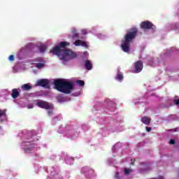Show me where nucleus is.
I'll list each match as a JSON object with an SVG mask.
<instances>
[{
    "label": "nucleus",
    "mask_w": 179,
    "mask_h": 179,
    "mask_svg": "<svg viewBox=\"0 0 179 179\" xmlns=\"http://www.w3.org/2000/svg\"><path fill=\"white\" fill-rule=\"evenodd\" d=\"M70 44L69 42H60L57 46H55L50 50V52L53 55H57L62 61L66 62L73 58H76L77 55L73 51L69 49H65Z\"/></svg>",
    "instance_id": "1"
},
{
    "label": "nucleus",
    "mask_w": 179,
    "mask_h": 179,
    "mask_svg": "<svg viewBox=\"0 0 179 179\" xmlns=\"http://www.w3.org/2000/svg\"><path fill=\"white\" fill-rule=\"evenodd\" d=\"M138 28L132 27L129 29L127 34L124 35V40L122 41L121 48L124 52H129L131 51V43L138 36Z\"/></svg>",
    "instance_id": "2"
},
{
    "label": "nucleus",
    "mask_w": 179,
    "mask_h": 179,
    "mask_svg": "<svg viewBox=\"0 0 179 179\" xmlns=\"http://www.w3.org/2000/svg\"><path fill=\"white\" fill-rule=\"evenodd\" d=\"M55 89L61 93L69 94L73 90V83L64 79H56L54 81Z\"/></svg>",
    "instance_id": "3"
},
{
    "label": "nucleus",
    "mask_w": 179,
    "mask_h": 179,
    "mask_svg": "<svg viewBox=\"0 0 179 179\" xmlns=\"http://www.w3.org/2000/svg\"><path fill=\"white\" fill-rule=\"evenodd\" d=\"M140 27L142 30H150V29H153L155 25L150 21H143L141 23Z\"/></svg>",
    "instance_id": "4"
},
{
    "label": "nucleus",
    "mask_w": 179,
    "mask_h": 179,
    "mask_svg": "<svg viewBox=\"0 0 179 179\" xmlns=\"http://www.w3.org/2000/svg\"><path fill=\"white\" fill-rule=\"evenodd\" d=\"M37 86L45 87V89H50V81L47 79H41L37 82Z\"/></svg>",
    "instance_id": "5"
},
{
    "label": "nucleus",
    "mask_w": 179,
    "mask_h": 179,
    "mask_svg": "<svg viewBox=\"0 0 179 179\" xmlns=\"http://www.w3.org/2000/svg\"><path fill=\"white\" fill-rule=\"evenodd\" d=\"M134 69L136 73H139V72H142V69H143V62L141 60H138L134 63Z\"/></svg>",
    "instance_id": "6"
},
{
    "label": "nucleus",
    "mask_w": 179,
    "mask_h": 179,
    "mask_svg": "<svg viewBox=\"0 0 179 179\" xmlns=\"http://www.w3.org/2000/svg\"><path fill=\"white\" fill-rule=\"evenodd\" d=\"M38 107H40V108H44L45 110H50L51 108V105L47 101H39L37 103Z\"/></svg>",
    "instance_id": "7"
},
{
    "label": "nucleus",
    "mask_w": 179,
    "mask_h": 179,
    "mask_svg": "<svg viewBox=\"0 0 179 179\" xmlns=\"http://www.w3.org/2000/svg\"><path fill=\"white\" fill-rule=\"evenodd\" d=\"M11 96H12L13 99H17V97H19V96H20V92H19V90H17V89H13L12 90Z\"/></svg>",
    "instance_id": "8"
},
{
    "label": "nucleus",
    "mask_w": 179,
    "mask_h": 179,
    "mask_svg": "<svg viewBox=\"0 0 179 179\" xmlns=\"http://www.w3.org/2000/svg\"><path fill=\"white\" fill-rule=\"evenodd\" d=\"M85 68L87 69V71H92L93 69V64L92 62H90V60H86L85 61Z\"/></svg>",
    "instance_id": "9"
},
{
    "label": "nucleus",
    "mask_w": 179,
    "mask_h": 179,
    "mask_svg": "<svg viewBox=\"0 0 179 179\" xmlns=\"http://www.w3.org/2000/svg\"><path fill=\"white\" fill-rule=\"evenodd\" d=\"M141 122H143V124L145 125H149L150 124V118L144 116L141 118Z\"/></svg>",
    "instance_id": "10"
},
{
    "label": "nucleus",
    "mask_w": 179,
    "mask_h": 179,
    "mask_svg": "<svg viewBox=\"0 0 179 179\" xmlns=\"http://www.w3.org/2000/svg\"><path fill=\"white\" fill-rule=\"evenodd\" d=\"M72 34H73V40H78L79 38H82V37L79 36V34H78V31H76V29H73L72 31Z\"/></svg>",
    "instance_id": "11"
},
{
    "label": "nucleus",
    "mask_w": 179,
    "mask_h": 179,
    "mask_svg": "<svg viewBox=\"0 0 179 179\" xmlns=\"http://www.w3.org/2000/svg\"><path fill=\"white\" fill-rule=\"evenodd\" d=\"M142 164H143V166L140 168V171H141V173L149 171V165L145 164V163H142Z\"/></svg>",
    "instance_id": "12"
},
{
    "label": "nucleus",
    "mask_w": 179,
    "mask_h": 179,
    "mask_svg": "<svg viewBox=\"0 0 179 179\" xmlns=\"http://www.w3.org/2000/svg\"><path fill=\"white\" fill-rule=\"evenodd\" d=\"M21 89H22V90H25V92H27L31 89V85H29V84H24L22 85Z\"/></svg>",
    "instance_id": "13"
},
{
    "label": "nucleus",
    "mask_w": 179,
    "mask_h": 179,
    "mask_svg": "<svg viewBox=\"0 0 179 179\" xmlns=\"http://www.w3.org/2000/svg\"><path fill=\"white\" fill-rule=\"evenodd\" d=\"M38 50H39L40 52H45V50H47V45H41L40 46H38Z\"/></svg>",
    "instance_id": "14"
},
{
    "label": "nucleus",
    "mask_w": 179,
    "mask_h": 179,
    "mask_svg": "<svg viewBox=\"0 0 179 179\" xmlns=\"http://www.w3.org/2000/svg\"><path fill=\"white\" fill-rule=\"evenodd\" d=\"M132 171H134V170L131 169H124V174L126 176H129L131 174V173H132Z\"/></svg>",
    "instance_id": "15"
},
{
    "label": "nucleus",
    "mask_w": 179,
    "mask_h": 179,
    "mask_svg": "<svg viewBox=\"0 0 179 179\" xmlns=\"http://www.w3.org/2000/svg\"><path fill=\"white\" fill-rule=\"evenodd\" d=\"M117 80H122L124 79V76L121 73H118L116 76Z\"/></svg>",
    "instance_id": "16"
},
{
    "label": "nucleus",
    "mask_w": 179,
    "mask_h": 179,
    "mask_svg": "<svg viewBox=\"0 0 179 179\" xmlns=\"http://www.w3.org/2000/svg\"><path fill=\"white\" fill-rule=\"evenodd\" d=\"M81 44H82V40L80 39L76 40L74 42V45H76V47H79V45H81Z\"/></svg>",
    "instance_id": "17"
},
{
    "label": "nucleus",
    "mask_w": 179,
    "mask_h": 179,
    "mask_svg": "<svg viewBox=\"0 0 179 179\" xmlns=\"http://www.w3.org/2000/svg\"><path fill=\"white\" fill-rule=\"evenodd\" d=\"M76 83H78L79 86H81V87L85 86V81L82 80H77Z\"/></svg>",
    "instance_id": "18"
},
{
    "label": "nucleus",
    "mask_w": 179,
    "mask_h": 179,
    "mask_svg": "<svg viewBox=\"0 0 179 179\" xmlns=\"http://www.w3.org/2000/svg\"><path fill=\"white\" fill-rule=\"evenodd\" d=\"M36 67L38 68V69H41V68H44V64L43 63H38V64H36Z\"/></svg>",
    "instance_id": "19"
},
{
    "label": "nucleus",
    "mask_w": 179,
    "mask_h": 179,
    "mask_svg": "<svg viewBox=\"0 0 179 179\" xmlns=\"http://www.w3.org/2000/svg\"><path fill=\"white\" fill-rule=\"evenodd\" d=\"M81 47H85V48H87V44L86 43V42L81 41Z\"/></svg>",
    "instance_id": "20"
},
{
    "label": "nucleus",
    "mask_w": 179,
    "mask_h": 179,
    "mask_svg": "<svg viewBox=\"0 0 179 179\" xmlns=\"http://www.w3.org/2000/svg\"><path fill=\"white\" fill-rule=\"evenodd\" d=\"M6 113H5V110H0V118L1 117H3L6 115Z\"/></svg>",
    "instance_id": "21"
},
{
    "label": "nucleus",
    "mask_w": 179,
    "mask_h": 179,
    "mask_svg": "<svg viewBox=\"0 0 179 179\" xmlns=\"http://www.w3.org/2000/svg\"><path fill=\"white\" fill-rule=\"evenodd\" d=\"M9 61H15V56L13 55H11L8 57Z\"/></svg>",
    "instance_id": "22"
},
{
    "label": "nucleus",
    "mask_w": 179,
    "mask_h": 179,
    "mask_svg": "<svg viewBox=\"0 0 179 179\" xmlns=\"http://www.w3.org/2000/svg\"><path fill=\"white\" fill-rule=\"evenodd\" d=\"M173 104H175V106H179V99L173 100Z\"/></svg>",
    "instance_id": "23"
},
{
    "label": "nucleus",
    "mask_w": 179,
    "mask_h": 179,
    "mask_svg": "<svg viewBox=\"0 0 179 179\" xmlns=\"http://www.w3.org/2000/svg\"><path fill=\"white\" fill-rule=\"evenodd\" d=\"M170 145H175L176 144V140L171 139L169 141Z\"/></svg>",
    "instance_id": "24"
},
{
    "label": "nucleus",
    "mask_w": 179,
    "mask_h": 179,
    "mask_svg": "<svg viewBox=\"0 0 179 179\" xmlns=\"http://www.w3.org/2000/svg\"><path fill=\"white\" fill-rule=\"evenodd\" d=\"M145 129L147 132H150L152 131V127H146Z\"/></svg>",
    "instance_id": "25"
},
{
    "label": "nucleus",
    "mask_w": 179,
    "mask_h": 179,
    "mask_svg": "<svg viewBox=\"0 0 179 179\" xmlns=\"http://www.w3.org/2000/svg\"><path fill=\"white\" fill-rule=\"evenodd\" d=\"M36 61H38V62H43V58H41V57H38V58H36Z\"/></svg>",
    "instance_id": "26"
},
{
    "label": "nucleus",
    "mask_w": 179,
    "mask_h": 179,
    "mask_svg": "<svg viewBox=\"0 0 179 179\" xmlns=\"http://www.w3.org/2000/svg\"><path fill=\"white\" fill-rule=\"evenodd\" d=\"M63 99L64 98L62 96H57L58 101H62Z\"/></svg>",
    "instance_id": "27"
},
{
    "label": "nucleus",
    "mask_w": 179,
    "mask_h": 179,
    "mask_svg": "<svg viewBox=\"0 0 179 179\" xmlns=\"http://www.w3.org/2000/svg\"><path fill=\"white\" fill-rule=\"evenodd\" d=\"M48 115H52V110H48Z\"/></svg>",
    "instance_id": "28"
},
{
    "label": "nucleus",
    "mask_w": 179,
    "mask_h": 179,
    "mask_svg": "<svg viewBox=\"0 0 179 179\" xmlns=\"http://www.w3.org/2000/svg\"><path fill=\"white\" fill-rule=\"evenodd\" d=\"M83 34H87V32L86 31V30H83Z\"/></svg>",
    "instance_id": "29"
},
{
    "label": "nucleus",
    "mask_w": 179,
    "mask_h": 179,
    "mask_svg": "<svg viewBox=\"0 0 179 179\" xmlns=\"http://www.w3.org/2000/svg\"><path fill=\"white\" fill-rule=\"evenodd\" d=\"M118 174H119L118 172H117L116 173V177H117V178L120 179V176H118Z\"/></svg>",
    "instance_id": "30"
},
{
    "label": "nucleus",
    "mask_w": 179,
    "mask_h": 179,
    "mask_svg": "<svg viewBox=\"0 0 179 179\" xmlns=\"http://www.w3.org/2000/svg\"><path fill=\"white\" fill-rule=\"evenodd\" d=\"M131 166H134V164H135V159L134 160L133 162L131 163Z\"/></svg>",
    "instance_id": "31"
},
{
    "label": "nucleus",
    "mask_w": 179,
    "mask_h": 179,
    "mask_svg": "<svg viewBox=\"0 0 179 179\" xmlns=\"http://www.w3.org/2000/svg\"><path fill=\"white\" fill-rule=\"evenodd\" d=\"M84 54H87V52H85Z\"/></svg>",
    "instance_id": "32"
},
{
    "label": "nucleus",
    "mask_w": 179,
    "mask_h": 179,
    "mask_svg": "<svg viewBox=\"0 0 179 179\" xmlns=\"http://www.w3.org/2000/svg\"><path fill=\"white\" fill-rule=\"evenodd\" d=\"M0 129H2V127L0 126Z\"/></svg>",
    "instance_id": "33"
},
{
    "label": "nucleus",
    "mask_w": 179,
    "mask_h": 179,
    "mask_svg": "<svg viewBox=\"0 0 179 179\" xmlns=\"http://www.w3.org/2000/svg\"><path fill=\"white\" fill-rule=\"evenodd\" d=\"M178 175H179V173H178Z\"/></svg>",
    "instance_id": "34"
}]
</instances>
